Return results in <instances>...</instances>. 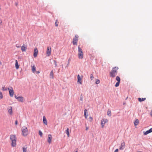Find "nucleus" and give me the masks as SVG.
Here are the masks:
<instances>
[{"mask_svg":"<svg viewBox=\"0 0 152 152\" xmlns=\"http://www.w3.org/2000/svg\"><path fill=\"white\" fill-rule=\"evenodd\" d=\"M80 100L81 101L83 100V97L82 95H81Z\"/></svg>","mask_w":152,"mask_h":152,"instance_id":"nucleus-40","label":"nucleus"},{"mask_svg":"<svg viewBox=\"0 0 152 152\" xmlns=\"http://www.w3.org/2000/svg\"><path fill=\"white\" fill-rule=\"evenodd\" d=\"M51 48L48 47L47 48V50L46 51L47 56H49L51 54Z\"/></svg>","mask_w":152,"mask_h":152,"instance_id":"nucleus-7","label":"nucleus"},{"mask_svg":"<svg viewBox=\"0 0 152 152\" xmlns=\"http://www.w3.org/2000/svg\"><path fill=\"white\" fill-rule=\"evenodd\" d=\"M50 78H53V70H51L50 72Z\"/></svg>","mask_w":152,"mask_h":152,"instance_id":"nucleus-17","label":"nucleus"},{"mask_svg":"<svg viewBox=\"0 0 152 152\" xmlns=\"http://www.w3.org/2000/svg\"><path fill=\"white\" fill-rule=\"evenodd\" d=\"M22 134L23 136H26L28 134V132L27 128L25 126H23L22 128Z\"/></svg>","mask_w":152,"mask_h":152,"instance_id":"nucleus-4","label":"nucleus"},{"mask_svg":"<svg viewBox=\"0 0 152 152\" xmlns=\"http://www.w3.org/2000/svg\"><path fill=\"white\" fill-rule=\"evenodd\" d=\"M8 90H9L10 96L12 97H13L14 92L12 88V87H10V88H8Z\"/></svg>","mask_w":152,"mask_h":152,"instance_id":"nucleus-6","label":"nucleus"},{"mask_svg":"<svg viewBox=\"0 0 152 152\" xmlns=\"http://www.w3.org/2000/svg\"><path fill=\"white\" fill-rule=\"evenodd\" d=\"M15 66L16 68L17 69H18L19 68V65L18 64V61L17 60H15Z\"/></svg>","mask_w":152,"mask_h":152,"instance_id":"nucleus-18","label":"nucleus"},{"mask_svg":"<svg viewBox=\"0 0 152 152\" xmlns=\"http://www.w3.org/2000/svg\"><path fill=\"white\" fill-rule=\"evenodd\" d=\"M125 147V144L124 141H123L121 143V146L119 147L120 150H123Z\"/></svg>","mask_w":152,"mask_h":152,"instance_id":"nucleus-8","label":"nucleus"},{"mask_svg":"<svg viewBox=\"0 0 152 152\" xmlns=\"http://www.w3.org/2000/svg\"><path fill=\"white\" fill-rule=\"evenodd\" d=\"M17 99L18 101L22 102H23V98L22 96H19Z\"/></svg>","mask_w":152,"mask_h":152,"instance_id":"nucleus-14","label":"nucleus"},{"mask_svg":"<svg viewBox=\"0 0 152 152\" xmlns=\"http://www.w3.org/2000/svg\"><path fill=\"white\" fill-rule=\"evenodd\" d=\"M125 104V103H124L123 104Z\"/></svg>","mask_w":152,"mask_h":152,"instance_id":"nucleus-50","label":"nucleus"},{"mask_svg":"<svg viewBox=\"0 0 152 152\" xmlns=\"http://www.w3.org/2000/svg\"><path fill=\"white\" fill-rule=\"evenodd\" d=\"M118 149H116L114 151V152H118Z\"/></svg>","mask_w":152,"mask_h":152,"instance_id":"nucleus-41","label":"nucleus"},{"mask_svg":"<svg viewBox=\"0 0 152 152\" xmlns=\"http://www.w3.org/2000/svg\"><path fill=\"white\" fill-rule=\"evenodd\" d=\"M78 39V36L76 35L73 39V45H77V42Z\"/></svg>","mask_w":152,"mask_h":152,"instance_id":"nucleus-5","label":"nucleus"},{"mask_svg":"<svg viewBox=\"0 0 152 152\" xmlns=\"http://www.w3.org/2000/svg\"><path fill=\"white\" fill-rule=\"evenodd\" d=\"M116 80L118 82H120L121 81V79L120 78V77L118 76H117L116 77Z\"/></svg>","mask_w":152,"mask_h":152,"instance_id":"nucleus-25","label":"nucleus"},{"mask_svg":"<svg viewBox=\"0 0 152 152\" xmlns=\"http://www.w3.org/2000/svg\"><path fill=\"white\" fill-rule=\"evenodd\" d=\"M18 121L17 120H16V121H15V125H18Z\"/></svg>","mask_w":152,"mask_h":152,"instance_id":"nucleus-38","label":"nucleus"},{"mask_svg":"<svg viewBox=\"0 0 152 152\" xmlns=\"http://www.w3.org/2000/svg\"><path fill=\"white\" fill-rule=\"evenodd\" d=\"M88 129V127L87 126H86V130H87Z\"/></svg>","mask_w":152,"mask_h":152,"instance_id":"nucleus-44","label":"nucleus"},{"mask_svg":"<svg viewBox=\"0 0 152 152\" xmlns=\"http://www.w3.org/2000/svg\"><path fill=\"white\" fill-rule=\"evenodd\" d=\"M77 78L78 79L77 82L79 83L80 84H82V82L81 81V78L80 77L79 75H78L77 76Z\"/></svg>","mask_w":152,"mask_h":152,"instance_id":"nucleus-12","label":"nucleus"},{"mask_svg":"<svg viewBox=\"0 0 152 152\" xmlns=\"http://www.w3.org/2000/svg\"><path fill=\"white\" fill-rule=\"evenodd\" d=\"M92 119H93V118H92L91 117H89V121H92Z\"/></svg>","mask_w":152,"mask_h":152,"instance_id":"nucleus-37","label":"nucleus"},{"mask_svg":"<svg viewBox=\"0 0 152 152\" xmlns=\"http://www.w3.org/2000/svg\"><path fill=\"white\" fill-rule=\"evenodd\" d=\"M16 47H17V48H20V46H18V45H16Z\"/></svg>","mask_w":152,"mask_h":152,"instance_id":"nucleus-45","label":"nucleus"},{"mask_svg":"<svg viewBox=\"0 0 152 152\" xmlns=\"http://www.w3.org/2000/svg\"><path fill=\"white\" fill-rule=\"evenodd\" d=\"M3 98L2 93L1 92H0V98L1 99H2Z\"/></svg>","mask_w":152,"mask_h":152,"instance_id":"nucleus-32","label":"nucleus"},{"mask_svg":"<svg viewBox=\"0 0 152 152\" xmlns=\"http://www.w3.org/2000/svg\"><path fill=\"white\" fill-rule=\"evenodd\" d=\"M43 123L45 125H47V120L45 116H44L43 117Z\"/></svg>","mask_w":152,"mask_h":152,"instance_id":"nucleus-16","label":"nucleus"},{"mask_svg":"<svg viewBox=\"0 0 152 152\" xmlns=\"http://www.w3.org/2000/svg\"><path fill=\"white\" fill-rule=\"evenodd\" d=\"M27 49L26 46L25 45H23V46L21 47V50L22 51H26V50Z\"/></svg>","mask_w":152,"mask_h":152,"instance_id":"nucleus-13","label":"nucleus"},{"mask_svg":"<svg viewBox=\"0 0 152 152\" xmlns=\"http://www.w3.org/2000/svg\"><path fill=\"white\" fill-rule=\"evenodd\" d=\"M118 67L115 66L113 67L112 70L110 73V76L112 77H114L117 75L118 72Z\"/></svg>","mask_w":152,"mask_h":152,"instance_id":"nucleus-1","label":"nucleus"},{"mask_svg":"<svg viewBox=\"0 0 152 152\" xmlns=\"http://www.w3.org/2000/svg\"><path fill=\"white\" fill-rule=\"evenodd\" d=\"M52 135L50 134H49L48 135V142L49 143H51V140L52 139Z\"/></svg>","mask_w":152,"mask_h":152,"instance_id":"nucleus-10","label":"nucleus"},{"mask_svg":"<svg viewBox=\"0 0 152 152\" xmlns=\"http://www.w3.org/2000/svg\"><path fill=\"white\" fill-rule=\"evenodd\" d=\"M139 123V121L138 119H137L134 122V124L135 126H137Z\"/></svg>","mask_w":152,"mask_h":152,"instance_id":"nucleus-22","label":"nucleus"},{"mask_svg":"<svg viewBox=\"0 0 152 152\" xmlns=\"http://www.w3.org/2000/svg\"><path fill=\"white\" fill-rule=\"evenodd\" d=\"M15 5L17 7L18 5V2H16L15 3Z\"/></svg>","mask_w":152,"mask_h":152,"instance_id":"nucleus-36","label":"nucleus"},{"mask_svg":"<svg viewBox=\"0 0 152 152\" xmlns=\"http://www.w3.org/2000/svg\"><path fill=\"white\" fill-rule=\"evenodd\" d=\"M152 132V128H151L150 129L146 131L145 132H144V135H146L149 133Z\"/></svg>","mask_w":152,"mask_h":152,"instance_id":"nucleus-11","label":"nucleus"},{"mask_svg":"<svg viewBox=\"0 0 152 152\" xmlns=\"http://www.w3.org/2000/svg\"><path fill=\"white\" fill-rule=\"evenodd\" d=\"M66 134L68 137H69V129L68 128H67V129L66 131Z\"/></svg>","mask_w":152,"mask_h":152,"instance_id":"nucleus-23","label":"nucleus"},{"mask_svg":"<svg viewBox=\"0 0 152 152\" xmlns=\"http://www.w3.org/2000/svg\"><path fill=\"white\" fill-rule=\"evenodd\" d=\"M10 139L12 141L11 145L13 147H15L16 145V137L15 135H11Z\"/></svg>","mask_w":152,"mask_h":152,"instance_id":"nucleus-2","label":"nucleus"},{"mask_svg":"<svg viewBox=\"0 0 152 152\" xmlns=\"http://www.w3.org/2000/svg\"><path fill=\"white\" fill-rule=\"evenodd\" d=\"M23 152H26L27 151V148H23Z\"/></svg>","mask_w":152,"mask_h":152,"instance_id":"nucleus-29","label":"nucleus"},{"mask_svg":"<svg viewBox=\"0 0 152 152\" xmlns=\"http://www.w3.org/2000/svg\"><path fill=\"white\" fill-rule=\"evenodd\" d=\"M77 150H76V151H75V152H77Z\"/></svg>","mask_w":152,"mask_h":152,"instance_id":"nucleus-49","label":"nucleus"},{"mask_svg":"<svg viewBox=\"0 0 152 152\" xmlns=\"http://www.w3.org/2000/svg\"><path fill=\"white\" fill-rule=\"evenodd\" d=\"M39 134L41 137H42V132L40 130H39Z\"/></svg>","mask_w":152,"mask_h":152,"instance_id":"nucleus-33","label":"nucleus"},{"mask_svg":"<svg viewBox=\"0 0 152 152\" xmlns=\"http://www.w3.org/2000/svg\"><path fill=\"white\" fill-rule=\"evenodd\" d=\"M32 67V72L33 73H35V72H36V68L34 65L31 66Z\"/></svg>","mask_w":152,"mask_h":152,"instance_id":"nucleus-20","label":"nucleus"},{"mask_svg":"<svg viewBox=\"0 0 152 152\" xmlns=\"http://www.w3.org/2000/svg\"><path fill=\"white\" fill-rule=\"evenodd\" d=\"M8 112L10 115H12V107H10V109H9L8 110Z\"/></svg>","mask_w":152,"mask_h":152,"instance_id":"nucleus-24","label":"nucleus"},{"mask_svg":"<svg viewBox=\"0 0 152 152\" xmlns=\"http://www.w3.org/2000/svg\"><path fill=\"white\" fill-rule=\"evenodd\" d=\"M78 56L79 58L80 59H82L83 57V54L82 49L80 48V46H78Z\"/></svg>","mask_w":152,"mask_h":152,"instance_id":"nucleus-3","label":"nucleus"},{"mask_svg":"<svg viewBox=\"0 0 152 152\" xmlns=\"http://www.w3.org/2000/svg\"><path fill=\"white\" fill-rule=\"evenodd\" d=\"M138 101L140 102H141L142 101H143L144 100H145L146 99L145 98H138Z\"/></svg>","mask_w":152,"mask_h":152,"instance_id":"nucleus-21","label":"nucleus"},{"mask_svg":"<svg viewBox=\"0 0 152 152\" xmlns=\"http://www.w3.org/2000/svg\"><path fill=\"white\" fill-rule=\"evenodd\" d=\"M53 62H54V64L55 65V67H56L57 66V62H56V61L55 60H54Z\"/></svg>","mask_w":152,"mask_h":152,"instance_id":"nucleus-31","label":"nucleus"},{"mask_svg":"<svg viewBox=\"0 0 152 152\" xmlns=\"http://www.w3.org/2000/svg\"><path fill=\"white\" fill-rule=\"evenodd\" d=\"M90 78L91 80H93L94 78V77L92 74H91V75Z\"/></svg>","mask_w":152,"mask_h":152,"instance_id":"nucleus-34","label":"nucleus"},{"mask_svg":"<svg viewBox=\"0 0 152 152\" xmlns=\"http://www.w3.org/2000/svg\"><path fill=\"white\" fill-rule=\"evenodd\" d=\"M88 110L86 109L84 110V116L86 118H87L88 115Z\"/></svg>","mask_w":152,"mask_h":152,"instance_id":"nucleus-15","label":"nucleus"},{"mask_svg":"<svg viewBox=\"0 0 152 152\" xmlns=\"http://www.w3.org/2000/svg\"><path fill=\"white\" fill-rule=\"evenodd\" d=\"M2 22V21L1 20H0V23H1Z\"/></svg>","mask_w":152,"mask_h":152,"instance_id":"nucleus-47","label":"nucleus"},{"mask_svg":"<svg viewBox=\"0 0 152 152\" xmlns=\"http://www.w3.org/2000/svg\"><path fill=\"white\" fill-rule=\"evenodd\" d=\"M104 121L105 122V124L108 121V120L107 119H104Z\"/></svg>","mask_w":152,"mask_h":152,"instance_id":"nucleus-39","label":"nucleus"},{"mask_svg":"<svg viewBox=\"0 0 152 152\" xmlns=\"http://www.w3.org/2000/svg\"><path fill=\"white\" fill-rule=\"evenodd\" d=\"M7 89H8V88H5L4 86L2 88V90L3 91H6Z\"/></svg>","mask_w":152,"mask_h":152,"instance_id":"nucleus-28","label":"nucleus"},{"mask_svg":"<svg viewBox=\"0 0 152 152\" xmlns=\"http://www.w3.org/2000/svg\"><path fill=\"white\" fill-rule=\"evenodd\" d=\"M35 73L36 74H39L40 73V72L39 71H36V72H35Z\"/></svg>","mask_w":152,"mask_h":152,"instance_id":"nucleus-42","label":"nucleus"},{"mask_svg":"<svg viewBox=\"0 0 152 152\" xmlns=\"http://www.w3.org/2000/svg\"><path fill=\"white\" fill-rule=\"evenodd\" d=\"M38 50L37 48H35L34 50V58L36 57L37 55Z\"/></svg>","mask_w":152,"mask_h":152,"instance_id":"nucleus-9","label":"nucleus"},{"mask_svg":"<svg viewBox=\"0 0 152 152\" xmlns=\"http://www.w3.org/2000/svg\"><path fill=\"white\" fill-rule=\"evenodd\" d=\"M57 20H56V22H55V26H58V24L57 23Z\"/></svg>","mask_w":152,"mask_h":152,"instance_id":"nucleus-35","label":"nucleus"},{"mask_svg":"<svg viewBox=\"0 0 152 152\" xmlns=\"http://www.w3.org/2000/svg\"><path fill=\"white\" fill-rule=\"evenodd\" d=\"M100 82V81L99 80H98V79H96V84H99Z\"/></svg>","mask_w":152,"mask_h":152,"instance_id":"nucleus-30","label":"nucleus"},{"mask_svg":"<svg viewBox=\"0 0 152 152\" xmlns=\"http://www.w3.org/2000/svg\"><path fill=\"white\" fill-rule=\"evenodd\" d=\"M120 82H117L115 84V86L116 87H118V86H119V84L120 83Z\"/></svg>","mask_w":152,"mask_h":152,"instance_id":"nucleus-27","label":"nucleus"},{"mask_svg":"<svg viewBox=\"0 0 152 152\" xmlns=\"http://www.w3.org/2000/svg\"><path fill=\"white\" fill-rule=\"evenodd\" d=\"M1 64H2L1 62L0 61V65H1Z\"/></svg>","mask_w":152,"mask_h":152,"instance_id":"nucleus-46","label":"nucleus"},{"mask_svg":"<svg viewBox=\"0 0 152 152\" xmlns=\"http://www.w3.org/2000/svg\"><path fill=\"white\" fill-rule=\"evenodd\" d=\"M69 59L68 61V64L69 63Z\"/></svg>","mask_w":152,"mask_h":152,"instance_id":"nucleus-48","label":"nucleus"},{"mask_svg":"<svg viewBox=\"0 0 152 152\" xmlns=\"http://www.w3.org/2000/svg\"><path fill=\"white\" fill-rule=\"evenodd\" d=\"M15 98L17 99H18V97L16 95H15Z\"/></svg>","mask_w":152,"mask_h":152,"instance_id":"nucleus-43","label":"nucleus"},{"mask_svg":"<svg viewBox=\"0 0 152 152\" xmlns=\"http://www.w3.org/2000/svg\"><path fill=\"white\" fill-rule=\"evenodd\" d=\"M107 114L109 116H110L111 115V111L110 110H108L107 111Z\"/></svg>","mask_w":152,"mask_h":152,"instance_id":"nucleus-26","label":"nucleus"},{"mask_svg":"<svg viewBox=\"0 0 152 152\" xmlns=\"http://www.w3.org/2000/svg\"><path fill=\"white\" fill-rule=\"evenodd\" d=\"M105 124V122L104 121V119H103L101 121V125L102 126V127L103 128Z\"/></svg>","mask_w":152,"mask_h":152,"instance_id":"nucleus-19","label":"nucleus"}]
</instances>
